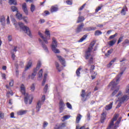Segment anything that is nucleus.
<instances>
[{"label": "nucleus", "mask_w": 129, "mask_h": 129, "mask_svg": "<svg viewBox=\"0 0 129 129\" xmlns=\"http://www.w3.org/2000/svg\"><path fill=\"white\" fill-rule=\"evenodd\" d=\"M87 38V34L84 35L79 40V42H83Z\"/></svg>", "instance_id": "72a5a7b5"}, {"label": "nucleus", "mask_w": 129, "mask_h": 129, "mask_svg": "<svg viewBox=\"0 0 129 129\" xmlns=\"http://www.w3.org/2000/svg\"><path fill=\"white\" fill-rule=\"evenodd\" d=\"M63 118H64V120L66 119H68V118H69V116H68V115L64 116Z\"/></svg>", "instance_id": "e2e57ef3"}, {"label": "nucleus", "mask_w": 129, "mask_h": 129, "mask_svg": "<svg viewBox=\"0 0 129 129\" xmlns=\"http://www.w3.org/2000/svg\"><path fill=\"white\" fill-rule=\"evenodd\" d=\"M40 22L41 24H43L45 22V19H40Z\"/></svg>", "instance_id": "774afa93"}, {"label": "nucleus", "mask_w": 129, "mask_h": 129, "mask_svg": "<svg viewBox=\"0 0 129 129\" xmlns=\"http://www.w3.org/2000/svg\"><path fill=\"white\" fill-rule=\"evenodd\" d=\"M10 86H14V80H11V81L9 83Z\"/></svg>", "instance_id": "603ef678"}, {"label": "nucleus", "mask_w": 129, "mask_h": 129, "mask_svg": "<svg viewBox=\"0 0 129 129\" xmlns=\"http://www.w3.org/2000/svg\"><path fill=\"white\" fill-rule=\"evenodd\" d=\"M47 125H48V122H47L46 121H44L43 124V127L45 128V127H46Z\"/></svg>", "instance_id": "5fc2aeb1"}, {"label": "nucleus", "mask_w": 129, "mask_h": 129, "mask_svg": "<svg viewBox=\"0 0 129 129\" xmlns=\"http://www.w3.org/2000/svg\"><path fill=\"white\" fill-rule=\"evenodd\" d=\"M64 127H66V122H63L59 124L57 127L58 129H63Z\"/></svg>", "instance_id": "cd10ccee"}, {"label": "nucleus", "mask_w": 129, "mask_h": 129, "mask_svg": "<svg viewBox=\"0 0 129 129\" xmlns=\"http://www.w3.org/2000/svg\"><path fill=\"white\" fill-rule=\"evenodd\" d=\"M87 115V120L88 121H89V120H90V113H88Z\"/></svg>", "instance_id": "bf43d9fd"}, {"label": "nucleus", "mask_w": 129, "mask_h": 129, "mask_svg": "<svg viewBox=\"0 0 129 129\" xmlns=\"http://www.w3.org/2000/svg\"><path fill=\"white\" fill-rule=\"evenodd\" d=\"M58 45L57 44V40L55 37L52 38V43L51 44V49L55 54H59L60 50L57 49V46Z\"/></svg>", "instance_id": "423d86ee"}, {"label": "nucleus", "mask_w": 129, "mask_h": 129, "mask_svg": "<svg viewBox=\"0 0 129 129\" xmlns=\"http://www.w3.org/2000/svg\"><path fill=\"white\" fill-rule=\"evenodd\" d=\"M46 80H45V79L43 80L42 83V86H44V85H45V83H46Z\"/></svg>", "instance_id": "69168bd1"}, {"label": "nucleus", "mask_w": 129, "mask_h": 129, "mask_svg": "<svg viewBox=\"0 0 129 129\" xmlns=\"http://www.w3.org/2000/svg\"><path fill=\"white\" fill-rule=\"evenodd\" d=\"M11 9L12 12H16V11H18V8H17V7H16L15 6H12L11 7Z\"/></svg>", "instance_id": "49530a36"}, {"label": "nucleus", "mask_w": 129, "mask_h": 129, "mask_svg": "<svg viewBox=\"0 0 129 129\" xmlns=\"http://www.w3.org/2000/svg\"><path fill=\"white\" fill-rule=\"evenodd\" d=\"M96 29V27H87L86 28L84 29V31H88L90 32V31H95Z\"/></svg>", "instance_id": "aec40b11"}, {"label": "nucleus", "mask_w": 129, "mask_h": 129, "mask_svg": "<svg viewBox=\"0 0 129 129\" xmlns=\"http://www.w3.org/2000/svg\"><path fill=\"white\" fill-rule=\"evenodd\" d=\"M41 99H42V101H39L37 102V105H36V112H39L40 111L41 106L42 104H43V103H44V101H45V97L44 95H43L42 96V97Z\"/></svg>", "instance_id": "0eeeda50"}, {"label": "nucleus", "mask_w": 129, "mask_h": 129, "mask_svg": "<svg viewBox=\"0 0 129 129\" xmlns=\"http://www.w3.org/2000/svg\"><path fill=\"white\" fill-rule=\"evenodd\" d=\"M55 66L56 70L58 71V72H61V71H62V70H61V68H60V64H59V63L58 62H55Z\"/></svg>", "instance_id": "393cba45"}, {"label": "nucleus", "mask_w": 129, "mask_h": 129, "mask_svg": "<svg viewBox=\"0 0 129 129\" xmlns=\"http://www.w3.org/2000/svg\"><path fill=\"white\" fill-rule=\"evenodd\" d=\"M113 52V49H111L107 51V52L105 53V56H109L111 53Z\"/></svg>", "instance_id": "c9c22d12"}, {"label": "nucleus", "mask_w": 129, "mask_h": 129, "mask_svg": "<svg viewBox=\"0 0 129 129\" xmlns=\"http://www.w3.org/2000/svg\"><path fill=\"white\" fill-rule=\"evenodd\" d=\"M83 27H84V23H82L80 25L78 26V27L76 29V33L78 34V33H80L81 31H82V29H83Z\"/></svg>", "instance_id": "f8f14e48"}, {"label": "nucleus", "mask_w": 129, "mask_h": 129, "mask_svg": "<svg viewBox=\"0 0 129 129\" xmlns=\"http://www.w3.org/2000/svg\"><path fill=\"white\" fill-rule=\"evenodd\" d=\"M38 41L40 44L42 45V48L45 50V51L46 52V53H49V50H48V47H47V46H46V44L43 42V41L41 40V39H39Z\"/></svg>", "instance_id": "ddd939ff"}, {"label": "nucleus", "mask_w": 129, "mask_h": 129, "mask_svg": "<svg viewBox=\"0 0 129 129\" xmlns=\"http://www.w3.org/2000/svg\"><path fill=\"white\" fill-rule=\"evenodd\" d=\"M123 37H124L123 35L121 34L120 35V37L119 38L117 41V45H118V44L120 43V42H122V40H123Z\"/></svg>", "instance_id": "473e14b6"}, {"label": "nucleus", "mask_w": 129, "mask_h": 129, "mask_svg": "<svg viewBox=\"0 0 129 129\" xmlns=\"http://www.w3.org/2000/svg\"><path fill=\"white\" fill-rule=\"evenodd\" d=\"M10 5H14L16 6L17 5V1L16 0H9Z\"/></svg>", "instance_id": "4c0bfd02"}, {"label": "nucleus", "mask_w": 129, "mask_h": 129, "mask_svg": "<svg viewBox=\"0 0 129 129\" xmlns=\"http://www.w3.org/2000/svg\"><path fill=\"white\" fill-rule=\"evenodd\" d=\"M21 92L24 95V102L25 104H31L33 102V96L29 95L27 93H26V88L24 84H22L21 86Z\"/></svg>", "instance_id": "f257e3e1"}, {"label": "nucleus", "mask_w": 129, "mask_h": 129, "mask_svg": "<svg viewBox=\"0 0 129 129\" xmlns=\"http://www.w3.org/2000/svg\"><path fill=\"white\" fill-rule=\"evenodd\" d=\"M121 117H120L116 121V122L115 123L114 128L113 129H117L118 126H119V123H120V121H121Z\"/></svg>", "instance_id": "6ab92c4d"}, {"label": "nucleus", "mask_w": 129, "mask_h": 129, "mask_svg": "<svg viewBox=\"0 0 129 129\" xmlns=\"http://www.w3.org/2000/svg\"><path fill=\"white\" fill-rule=\"evenodd\" d=\"M127 11H128L127 7H126V6H124L123 7L120 12L121 16H125V14H126V12H127Z\"/></svg>", "instance_id": "f3484780"}, {"label": "nucleus", "mask_w": 129, "mask_h": 129, "mask_svg": "<svg viewBox=\"0 0 129 129\" xmlns=\"http://www.w3.org/2000/svg\"><path fill=\"white\" fill-rule=\"evenodd\" d=\"M102 34V32L99 30H96L95 32V36H99V35H101Z\"/></svg>", "instance_id": "a19ab883"}, {"label": "nucleus", "mask_w": 129, "mask_h": 129, "mask_svg": "<svg viewBox=\"0 0 129 129\" xmlns=\"http://www.w3.org/2000/svg\"><path fill=\"white\" fill-rule=\"evenodd\" d=\"M84 20H85V18H84V17L82 16H79V17L78 18L77 23L78 24H79V23H82V22H83L84 21Z\"/></svg>", "instance_id": "5701e85b"}, {"label": "nucleus", "mask_w": 129, "mask_h": 129, "mask_svg": "<svg viewBox=\"0 0 129 129\" xmlns=\"http://www.w3.org/2000/svg\"><path fill=\"white\" fill-rule=\"evenodd\" d=\"M106 118V115L104 112H103L101 114V123H103L104 122V121L105 120Z\"/></svg>", "instance_id": "4be33fe9"}, {"label": "nucleus", "mask_w": 129, "mask_h": 129, "mask_svg": "<svg viewBox=\"0 0 129 129\" xmlns=\"http://www.w3.org/2000/svg\"><path fill=\"white\" fill-rule=\"evenodd\" d=\"M100 10H101V7H98L97 8H96L95 13H98V11H100Z\"/></svg>", "instance_id": "6e6d98bb"}, {"label": "nucleus", "mask_w": 129, "mask_h": 129, "mask_svg": "<svg viewBox=\"0 0 129 129\" xmlns=\"http://www.w3.org/2000/svg\"><path fill=\"white\" fill-rule=\"evenodd\" d=\"M27 110H21L18 112V114L19 115H23L24 114H26L27 113Z\"/></svg>", "instance_id": "7c9ffc66"}, {"label": "nucleus", "mask_w": 129, "mask_h": 129, "mask_svg": "<svg viewBox=\"0 0 129 129\" xmlns=\"http://www.w3.org/2000/svg\"><path fill=\"white\" fill-rule=\"evenodd\" d=\"M48 15H50V12L48 11H45L44 12L42 13V16H44V17H46Z\"/></svg>", "instance_id": "37998d69"}, {"label": "nucleus", "mask_w": 129, "mask_h": 129, "mask_svg": "<svg viewBox=\"0 0 129 129\" xmlns=\"http://www.w3.org/2000/svg\"><path fill=\"white\" fill-rule=\"evenodd\" d=\"M67 106L68 108H69V109H72V105H71V104H70V103L67 102Z\"/></svg>", "instance_id": "09e8293b"}, {"label": "nucleus", "mask_w": 129, "mask_h": 129, "mask_svg": "<svg viewBox=\"0 0 129 129\" xmlns=\"http://www.w3.org/2000/svg\"><path fill=\"white\" fill-rule=\"evenodd\" d=\"M117 35H118L117 33H116L115 34L111 35L109 37L108 40H112V39H114V38H115V37L117 36Z\"/></svg>", "instance_id": "ea45409f"}, {"label": "nucleus", "mask_w": 129, "mask_h": 129, "mask_svg": "<svg viewBox=\"0 0 129 129\" xmlns=\"http://www.w3.org/2000/svg\"><path fill=\"white\" fill-rule=\"evenodd\" d=\"M81 117H82V115H81V114H78L76 118V123H79V122L81 120Z\"/></svg>", "instance_id": "bb28decb"}, {"label": "nucleus", "mask_w": 129, "mask_h": 129, "mask_svg": "<svg viewBox=\"0 0 129 129\" xmlns=\"http://www.w3.org/2000/svg\"><path fill=\"white\" fill-rule=\"evenodd\" d=\"M22 10L25 13V15H28V8H27V4L26 3H24L22 4Z\"/></svg>", "instance_id": "2eb2a0df"}, {"label": "nucleus", "mask_w": 129, "mask_h": 129, "mask_svg": "<svg viewBox=\"0 0 129 129\" xmlns=\"http://www.w3.org/2000/svg\"><path fill=\"white\" fill-rule=\"evenodd\" d=\"M18 25L20 29H21V30H22L24 33L27 34V35L29 36L30 38H32V33H31V30H30V28H29V27L24 25V23L22 22H19Z\"/></svg>", "instance_id": "20e7f679"}, {"label": "nucleus", "mask_w": 129, "mask_h": 129, "mask_svg": "<svg viewBox=\"0 0 129 129\" xmlns=\"http://www.w3.org/2000/svg\"><path fill=\"white\" fill-rule=\"evenodd\" d=\"M95 45V41L91 42L88 49L85 52V58L86 60H88L90 56H91V51L93 49V47Z\"/></svg>", "instance_id": "f03ea898"}, {"label": "nucleus", "mask_w": 129, "mask_h": 129, "mask_svg": "<svg viewBox=\"0 0 129 129\" xmlns=\"http://www.w3.org/2000/svg\"><path fill=\"white\" fill-rule=\"evenodd\" d=\"M2 77L3 78H4V79H6V74H2Z\"/></svg>", "instance_id": "338daca9"}, {"label": "nucleus", "mask_w": 129, "mask_h": 129, "mask_svg": "<svg viewBox=\"0 0 129 129\" xmlns=\"http://www.w3.org/2000/svg\"><path fill=\"white\" fill-rule=\"evenodd\" d=\"M58 10H59L58 5L52 6L50 8V13H56V12H58Z\"/></svg>", "instance_id": "4468645a"}, {"label": "nucleus", "mask_w": 129, "mask_h": 129, "mask_svg": "<svg viewBox=\"0 0 129 129\" xmlns=\"http://www.w3.org/2000/svg\"><path fill=\"white\" fill-rule=\"evenodd\" d=\"M109 85L110 86V85L112 86V87L111 88L112 90H114V91L112 92V94L111 95V96H114L116 93H117V92L118 90H119V88L117 87V83H115V80H113L112 82L110 83Z\"/></svg>", "instance_id": "39448f33"}, {"label": "nucleus", "mask_w": 129, "mask_h": 129, "mask_svg": "<svg viewBox=\"0 0 129 129\" xmlns=\"http://www.w3.org/2000/svg\"><path fill=\"white\" fill-rule=\"evenodd\" d=\"M115 61H116V58H115L114 59H113L109 64H108L107 65V67L108 68H110V67H111V65H112V64H113V63H114V62H115Z\"/></svg>", "instance_id": "c85d7f7f"}, {"label": "nucleus", "mask_w": 129, "mask_h": 129, "mask_svg": "<svg viewBox=\"0 0 129 129\" xmlns=\"http://www.w3.org/2000/svg\"><path fill=\"white\" fill-rule=\"evenodd\" d=\"M82 93L81 94V96H82V97H83V98H84V97H85V90H82Z\"/></svg>", "instance_id": "8fccbe9b"}, {"label": "nucleus", "mask_w": 129, "mask_h": 129, "mask_svg": "<svg viewBox=\"0 0 129 129\" xmlns=\"http://www.w3.org/2000/svg\"><path fill=\"white\" fill-rule=\"evenodd\" d=\"M76 129H85V125H83L80 127V126L79 125V124H78L76 126Z\"/></svg>", "instance_id": "a18cd8bd"}, {"label": "nucleus", "mask_w": 129, "mask_h": 129, "mask_svg": "<svg viewBox=\"0 0 129 129\" xmlns=\"http://www.w3.org/2000/svg\"><path fill=\"white\" fill-rule=\"evenodd\" d=\"M85 6H86V4H84L82 7H81L79 9V11H82V10H83V9H84V7H85Z\"/></svg>", "instance_id": "864d4df0"}, {"label": "nucleus", "mask_w": 129, "mask_h": 129, "mask_svg": "<svg viewBox=\"0 0 129 129\" xmlns=\"http://www.w3.org/2000/svg\"><path fill=\"white\" fill-rule=\"evenodd\" d=\"M117 41V40L115 39L110 41L108 43L109 46H110V47H112V46H113V45H114V44H115L116 43Z\"/></svg>", "instance_id": "b1692460"}, {"label": "nucleus", "mask_w": 129, "mask_h": 129, "mask_svg": "<svg viewBox=\"0 0 129 129\" xmlns=\"http://www.w3.org/2000/svg\"><path fill=\"white\" fill-rule=\"evenodd\" d=\"M59 112H63V110H64V107H65V104L64 102H63V100H60L59 101Z\"/></svg>", "instance_id": "1a4fd4ad"}, {"label": "nucleus", "mask_w": 129, "mask_h": 129, "mask_svg": "<svg viewBox=\"0 0 129 129\" xmlns=\"http://www.w3.org/2000/svg\"><path fill=\"white\" fill-rule=\"evenodd\" d=\"M56 57L58 58L61 65L65 66V58H63L61 55H56Z\"/></svg>", "instance_id": "dca6fc26"}, {"label": "nucleus", "mask_w": 129, "mask_h": 129, "mask_svg": "<svg viewBox=\"0 0 129 129\" xmlns=\"http://www.w3.org/2000/svg\"><path fill=\"white\" fill-rule=\"evenodd\" d=\"M122 45L123 46H125V45H129V40L128 39H125L124 42L122 43Z\"/></svg>", "instance_id": "f704fd0d"}, {"label": "nucleus", "mask_w": 129, "mask_h": 129, "mask_svg": "<svg viewBox=\"0 0 129 129\" xmlns=\"http://www.w3.org/2000/svg\"><path fill=\"white\" fill-rule=\"evenodd\" d=\"M44 34L46 35V37H44L43 34H42V33H41L40 31L38 32V35L40 37H41L42 39H43L45 43L48 44V40H50L51 34L50 33V31L47 29H46L45 31L44 32Z\"/></svg>", "instance_id": "7ed1b4c3"}, {"label": "nucleus", "mask_w": 129, "mask_h": 129, "mask_svg": "<svg viewBox=\"0 0 129 129\" xmlns=\"http://www.w3.org/2000/svg\"><path fill=\"white\" fill-rule=\"evenodd\" d=\"M118 117V114H116L114 115V117L111 120L109 125L108 126V128L111 129L113 125H114V121H116L117 120V118Z\"/></svg>", "instance_id": "6e6552de"}, {"label": "nucleus", "mask_w": 129, "mask_h": 129, "mask_svg": "<svg viewBox=\"0 0 129 129\" xmlns=\"http://www.w3.org/2000/svg\"><path fill=\"white\" fill-rule=\"evenodd\" d=\"M31 66H32V60H30L25 68V70H28V69H30Z\"/></svg>", "instance_id": "c756f323"}, {"label": "nucleus", "mask_w": 129, "mask_h": 129, "mask_svg": "<svg viewBox=\"0 0 129 129\" xmlns=\"http://www.w3.org/2000/svg\"><path fill=\"white\" fill-rule=\"evenodd\" d=\"M38 77L41 78L43 76V69H41L38 73Z\"/></svg>", "instance_id": "79ce46f5"}, {"label": "nucleus", "mask_w": 129, "mask_h": 129, "mask_svg": "<svg viewBox=\"0 0 129 129\" xmlns=\"http://www.w3.org/2000/svg\"><path fill=\"white\" fill-rule=\"evenodd\" d=\"M0 22L1 23H2V25L3 26H5V24L6 23V19L4 16H1V17L0 18Z\"/></svg>", "instance_id": "a878e982"}, {"label": "nucleus", "mask_w": 129, "mask_h": 129, "mask_svg": "<svg viewBox=\"0 0 129 129\" xmlns=\"http://www.w3.org/2000/svg\"><path fill=\"white\" fill-rule=\"evenodd\" d=\"M8 40L9 42H12V41H13V36L12 35H9L8 37Z\"/></svg>", "instance_id": "3c124183"}, {"label": "nucleus", "mask_w": 129, "mask_h": 129, "mask_svg": "<svg viewBox=\"0 0 129 129\" xmlns=\"http://www.w3.org/2000/svg\"><path fill=\"white\" fill-rule=\"evenodd\" d=\"M41 65H42L41 61H38L36 69H34L33 70V76H36V75L37 74V71H38V70H39V69H40V67H41Z\"/></svg>", "instance_id": "9d476101"}, {"label": "nucleus", "mask_w": 129, "mask_h": 129, "mask_svg": "<svg viewBox=\"0 0 129 129\" xmlns=\"http://www.w3.org/2000/svg\"><path fill=\"white\" fill-rule=\"evenodd\" d=\"M23 20H24V21L25 22V23H28V17H23Z\"/></svg>", "instance_id": "4d7b16f0"}, {"label": "nucleus", "mask_w": 129, "mask_h": 129, "mask_svg": "<svg viewBox=\"0 0 129 129\" xmlns=\"http://www.w3.org/2000/svg\"><path fill=\"white\" fill-rule=\"evenodd\" d=\"M125 70L121 71V72L117 75L116 79L115 81V83H117V81H119V80L120 79V77L122 76V74H123V72H124Z\"/></svg>", "instance_id": "a211bd4d"}, {"label": "nucleus", "mask_w": 129, "mask_h": 129, "mask_svg": "<svg viewBox=\"0 0 129 129\" xmlns=\"http://www.w3.org/2000/svg\"><path fill=\"white\" fill-rule=\"evenodd\" d=\"M7 22L8 25L10 24V17L9 16L7 17Z\"/></svg>", "instance_id": "0e129e2a"}, {"label": "nucleus", "mask_w": 129, "mask_h": 129, "mask_svg": "<svg viewBox=\"0 0 129 129\" xmlns=\"http://www.w3.org/2000/svg\"><path fill=\"white\" fill-rule=\"evenodd\" d=\"M16 17H17V19H18L19 20L23 19V15H22V14H21L20 13H17L16 14Z\"/></svg>", "instance_id": "e433bc0d"}, {"label": "nucleus", "mask_w": 129, "mask_h": 129, "mask_svg": "<svg viewBox=\"0 0 129 129\" xmlns=\"http://www.w3.org/2000/svg\"><path fill=\"white\" fill-rule=\"evenodd\" d=\"M81 69H82L81 68H79L76 72L77 76L78 77H80V71L81 70Z\"/></svg>", "instance_id": "2f4dec72"}, {"label": "nucleus", "mask_w": 129, "mask_h": 129, "mask_svg": "<svg viewBox=\"0 0 129 129\" xmlns=\"http://www.w3.org/2000/svg\"><path fill=\"white\" fill-rule=\"evenodd\" d=\"M95 68V66L94 65L91 66V67L90 68V73H92V72H93V70H94Z\"/></svg>", "instance_id": "c03bdc74"}, {"label": "nucleus", "mask_w": 129, "mask_h": 129, "mask_svg": "<svg viewBox=\"0 0 129 129\" xmlns=\"http://www.w3.org/2000/svg\"><path fill=\"white\" fill-rule=\"evenodd\" d=\"M112 104H113V102H111L109 104L106 105L105 107V110H110L112 108Z\"/></svg>", "instance_id": "412c9836"}, {"label": "nucleus", "mask_w": 129, "mask_h": 129, "mask_svg": "<svg viewBox=\"0 0 129 129\" xmlns=\"http://www.w3.org/2000/svg\"><path fill=\"white\" fill-rule=\"evenodd\" d=\"M121 103H122L121 102H119L118 104V105H117V106L116 107V108H119V107H120V106H121Z\"/></svg>", "instance_id": "13d9d810"}, {"label": "nucleus", "mask_w": 129, "mask_h": 129, "mask_svg": "<svg viewBox=\"0 0 129 129\" xmlns=\"http://www.w3.org/2000/svg\"><path fill=\"white\" fill-rule=\"evenodd\" d=\"M66 3H67V4L68 5H72V1H69V0L67 1H66Z\"/></svg>", "instance_id": "052dcab7"}, {"label": "nucleus", "mask_w": 129, "mask_h": 129, "mask_svg": "<svg viewBox=\"0 0 129 129\" xmlns=\"http://www.w3.org/2000/svg\"><path fill=\"white\" fill-rule=\"evenodd\" d=\"M43 91L45 93H47V91H48V84H46L44 89H43Z\"/></svg>", "instance_id": "de8ad7c7"}, {"label": "nucleus", "mask_w": 129, "mask_h": 129, "mask_svg": "<svg viewBox=\"0 0 129 129\" xmlns=\"http://www.w3.org/2000/svg\"><path fill=\"white\" fill-rule=\"evenodd\" d=\"M93 63V57H91L88 60V65H91Z\"/></svg>", "instance_id": "58836bf2"}, {"label": "nucleus", "mask_w": 129, "mask_h": 129, "mask_svg": "<svg viewBox=\"0 0 129 129\" xmlns=\"http://www.w3.org/2000/svg\"><path fill=\"white\" fill-rule=\"evenodd\" d=\"M129 96L126 95H123L122 97L118 99L119 102L123 103L124 101L128 100Z\"/></svg>", "instance_id": "9b49d317"}, {"label": "nucleus", "mask_w": 129, "mask_h": 129, "mask_svg": "<svg viewBox=\"0 0 129 129\" xmlns=\"http://www.w3.org/2000/svg\"><path fill=\"white\" fill-rule=\"evenodd\" d=\"M0 117L1 118H4L5 117V114L4 113H0Z\"/></svg>", "instance_id": "680f3d73"}]
</instances>
